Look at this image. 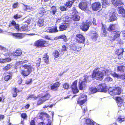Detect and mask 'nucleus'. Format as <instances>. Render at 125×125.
Masks as SVG:
<instances>
[{
    "label": "nucleus",
    "mask_w": 125,
    "mask_h": 125,
    "mask_svg": "<svg viewBox=\"0 0 125 125\" xmlns=\"http://www.w3.org/2000/svg\"><path fill=\"white\" fill-rule=\"evenodd\" d=\"M34 69V66L32 65L25 64L20 67V72L22 76L25 77L29 75Z\"/></svg>",
    "instance_id": "1"
},
{
    "label": "nucleus",
    "mask_w": 125,
    "mask_h": 125,
    "mask_svg": "<svg viewBox=\"0 0 125 125\" xmlns=\"http://www.w3.org/2000/svg\"><path fill=\"white\" fill-rule=\"evenodd\" d=\"M83 79L81 78L80 79L79 87L80 90H83L85 89L86 87V83L88 81H90L92 79V77L91 76H88L87 75H85L83 77Z\"/></svg>",
    "instance_id": "2"
},
{
    "label": "nucleus",
    "mask_w": 125,
    "mask_h": 125,
    "mask_svg": "<svg viewBox=\"0 0 125 125\" xmlns=\"http://www.w3.org/2000/svg\"><path fill=\"white\" fill-rule=\"evenodd\" d=\"M107 70L106 71L104 70L102 72L99 71L98 69L94 70L93 71V73L92 74L93 77L95 78L97 80H101L103 78L104 73L105 74H108L107 73Z\"/></svg>",
    "instance_id": "3"
},
{
    "label": "nucleus",
    "mask_w": 125,
    "mask_h": 125,
    "mask_svg": "<svg viewBox=\"0 0 125 125\" xmlns=\"http://www.w3.org/2000/svg\"><path fill=\"white\" fill-rule=\"evenodd\" d=\"M117 14L115 12L108 13L107 14L105 15L104 16L106 21L109 22L117 20Z\"/></svg>",
    "instance_id": "4"
},
{
    "label": "nucleus",
    "mask_w": 125,
    "mask_h": 125,
    "mask_svg": "<svg viewBox=\"0 0 125 125\" xmlns=\"http://www.w3.org/2000/svg\"><path fill=\"white\" fill-rule=\"evenodd\" d=\"M11 25L13 26L16 30L18 31H29L30 30L28 29V27L27 25H25L22 26L21 28L19 29V26L18 24H16V22L12 21L11 22Z\"/></svg>",
    "instance_id": "5"
},
{
    "label": "nucleus",
    "mask_w": 125,
    "mask_h": 125,
    "mask_svg": "<svg viewBox=\"0 0 125 125\" xmlns=\"http://www.w3.org/2000/svg\"><path fill=\"white\" fill-rule=\"evenodd\" d=\"M108 90L109 93L113 96L119 94L122 92L121 88L119 87L114 89L113 88H110Z\"/></svg>",
    "instance_id": "6"
},
{
    "label": "nucleus",
    "mask_w": 125,
    "mask_h": 125,
    "mask_svg": "<svg viewBox=\"0 0 125 125\" xmlns=\"http://www.w3.org/2000/svg\"><path fill=\"white\" fill-rule=\"evenodd\" d=\"M35 45L38 47L46 46L48 45V44L46 41L40 40L35 42Z\"/></svg>",
    "instance_id": "7"
},
{
    "label": "nucleus",
    "mask_w": 125,
    "mask_h": 125,
    "mask_svg": "<svg viewBox=\"0 0 125 125\" xmlns=\"http://www.w3.org/2000/svg\"><path fill=\"white\" fill-rule=\"evenodd\" d=\"M77 41L78 43H84L85 42V38L82 34H78L76 35Z\"/></svg>",
    "instance_id": "8"
},
{
    "label": "nucleus",
    "mask_w": 125,
    "mask_h": 125,
    "mask_svg": "<svg viewBox=\"0 0 125 125\" xmlns=\"http://www.w3.org/2000/svg\"><path fill=\"white\" fill-rule=\"evenodd\" d=\"M56 26L52 27H47L45 29L46 32L50 33H54L57 32L58 30Z\"/></svg>",
    "instance_id": "9"
},
{
    "label": "nucleus",
    "mask_w": 125,
    "mask_h": 125,
    "mask_svg": "<svg viewBox=\"0 0 125 125\" xmlns=\"http://www.w3.org/2000/svg\"><path fill=\"white\" fill-rule=\"evenodd\" d=\"M92 23L91 22H88L87 21L86 22L83 24L82 27V29L83 31H87L90 25H91Z\"/></svg>",
    "instance_id": "10"
},
{
    "label": "nucleus",
    "mask_w": 125,
    "mask_h": 125,
    "mask_svg": "<svg viewBox=\"0 0 125 125\" xmlns=\"http://www.w3.org/2000/svg\"><path fill=\"white\" fill-rule=\"evenodd\" d=\"M106 85L105 84H100L97 87V89L98 91L103 92H106L107 90Z\"/></svg>",
    "instance_id": "11"
},
{
    "label": "nucleus",
    "mask_w": 125,
    "mask_h": 125,
    "mask_svg": "<svg viewBox=\"0 0 125 125\" xmlns=\"http://www.w3.org/2000/svg\"><path fill=\"white\" fill-rule=\"evenodd\" d=\"M77 81L75 80L73 83L72 86V91L74 94H75L78 92L79 90L77 88Z\"/></svg>",
    "instance_id": "12"
},
{
    "label": "nucleus",
    "mask_w": 125,
    "mask_h": 125,
    "mask_svg": "<svg viewBox=\"0 0 125 125\" xmlns=\"http://www.w3.org/2000/svg\"><path fill=\"white\" fill-rule=\"evenodd\" d=\"M112 75L114 77L116 78L117 79H125V74L121 75L118 74L116 73L112 72L111 73Z\"/></svg>",
    "instance_id": "13"
},
{
    "label": "nucleus",
    "mask_w": 125,
    "mask_h": 125,
    "mask_svg": "<svg viewBox=\"0 0 125 125\" xmlns=\"http://www.w3.org/2000/svg\"><path fill=\"white\" fill-rule=\"evenodd\" d=\"M117 10L119 13L121 14V16L123 17H125V10L123 7L121 6L119 7Z\"/></svg>",
    "instance_id": "14"
},
{
    "label": "nucleus",
    "mask_w": 125,
    "mask_h": 125,
    "mask_svg": "<svg viewBox=\"0 0 125 125\" xmlns=\"http://www.w3.org/2000/svg\"><path fill=\"white\" fill-rule=\"evenodd\" d=\"M79 8L82 10H85L87 8V3L85 2H81L79 5Z\"/></svg>",
    "instance_id": "15"
},
{
    "label": "nucleus",
    "mask_w": 125,
    "mask_h": 125,
    "mask_svg": "<svg viewBox=\"0 0 125 125\" xmlns=\"http://www.w3.org/2000/svg\"><path fill=\"white\" fill-rule=\"evenodd\" d=\"M101 6V4L100 2H96L92 4V9L93 10H98Z\"/></svg>",
    "instance_id": "16"
},
{
    "label": "nucleus",
    "mask_w": 125,
    "mask_h": 125,
    "mask_svg": "<svg viewBox=\"0 0 125 125\" xmlns=\"http://www.w3.org/2000/svg\"><path fill=\"white\" fill-rule=\"evenodd\" d=\"M84 121L85 122L84 125H94V122L89 119L86 120L83 119L82 122L83 123V122Z\"/></svg>",
    "instance_id": "17"
},
{
    "label": "nucleus",
    "mask_w": 125,
    "mask_h": 125,
    "mask_svg": "<svg viewBox=\"0 0 125 125\" xmlns=\"http://www.w3.org/2000/svg\"><path fill=\"white\" fill-rule=\"evenodd\" d=\"M107 27L105 24H102V29L101 31L102 36H104L106 33Z\"/></svg>",
    "instance_id": "18"
},
{
    "label": "nucleus",
    "mask_w": 125,
    "mask_h": 125,
    "mask_svg": "<svg viewBox=\"0 0 125 125\" xmlns=\"http://www.w3.org/2000/svg\"><path fill=\"white\" fill-rule=\"evenodd\" d=\"M116 102L119 106H120L124 102V99L121 97H116Z\"/></svg>",
    "instance_id": "19"
},
{
    "label": "nucleus",
    "mask_w": 125,
    "mask_h": 125,
    "mask_svg": "<svg viewBox=\"0 0 125 125\" xmlns=\"http://www.w3.org/2000/svg\"><path fill=\"white\" fill-rule=\"evenodd\" d=\"M11 61V59L8 57L4 59L0 58V62L1 63H5L7 62L10 61Z\"/></svg>",
    "instance_id": "20"
},
{
    "label": "nucleus",
    "mask_w": 125,
    "mask_h": 125,
    "mask_svg": "<svg viewBox=\"0 0 125 125\" xmlns=\"http://www.w3.org/2000/svg\"><path fill=\"white\" fill-rule=\"evenodd\" d=\"M60 85V83H56L51 86V89L52 90H56L59 86Z\"/></svg>",
    "instance_id": "21"
},
{
    "label": "nucleus",
    "mask_w": 125,
    "mask_h": 125,
    "mask_svg": "<svg viewBox=\"0 0 125 125\" xmlns=\"http://www.w3.org/2000/svg\"><path fill=\"white\" fill-rule=\"evenodd\" d=\"M9 33H10V35L15 37L17 38L20 39L22 38V35L21 33H13L11 32Z\"/></svg>",
    "instance_id": "22"
},
{
    "label": "nucleus",
    "mask_w": 125,
    "mask_h": 125,
    "mask_svg": "<svg viewBox=\"0 0 125 125\" xmlns=\"http://www.w3.org/2000/svg\"><path fill=\"white\" fill-rule=\"evenodd\" d=\"M78 99L81 101H85L86 102L87 100V96L84 94H82Z\"/></svg>",
    "instance_id": "23"
},
{
    "label": "nucleus",
    "mask_w": 125,
    "mask_h": 125,
    "mask_svg": "<svg viewBox=\"0 0 125 125\" xmlns=\"http://www.w3.org/2000/svg\"><path fill=\"white\" fill-rule=\"evenodd\" d=\"M80 19V17L78 15L74 14L71 17L72 20L74 21H79Z\"/></svg>",
    "instance_id": "24"
},
{
    "label": "nucleus",
    "mask_w": 125,
    "mask_h": 125,
    "mask_svg": "<svg viewBox=\"0 0 125 125\" xmlns=\"http://www.w3.org/2000/svg\"><path fill=\"white\" fill-rule=\"evenodd\" d=\"M110 3V1L109 0H103L102 1L103 7H106Z\"/></svg>",
    "instance_id": "25"
},
{
    "label": "nucleus",
    "mask_w": 125,
    "mask_h": 125,
    "mask_svg": "<svg viewBox=\"0 0 125 125\" xmlns=\"http://www.w3.org/2000/svg\"><path fill=\"white\" fill-rule=\"evenodd\" d=\"M116 25L115 24H111L108 28V30L109 31H110L112 30H115L116 28Z\"/></svg>",
    "instance_id": "26"
},
{
    "label": "nucleus",
    "mask_w": 125,
    "mask_h": 125,
    "mask_svg": "<svg viewBox=\"0 0 125 125\" xmlns=\"http://www.w3.org/2000/svg\"><path fill=\"white\" fill-rule=\"evenodd\" d=\"M117 70L122 72H125V67L124 66H121L117 67Z\"/></svg>",
    "instance_id": "27"
},
{
    "label": "nucleus",
    "mask_w": 125,
    "mask_h": 125,
    "mask_svg": "<svg viewBox=\"0 0 125 125\" xmlns=\"http://www.w3.org/2000/svg\"><path fill=\"white\" fill-rule=\"evenodd\" d=\"M50 97V95L49 94H47L43 96L42 97L45 101L48 100Z\"/></svg>",
    "instance_id": "28"
},
{
    "label": "nucleus",
    "mask_w": 125,
    "mask_h": 125,
    "mask_svg": "<svg viewBox=\"0 0 125 125\" xmlns=\"http://www.w3.org/2000/svg\"><path fill=\"white\" fill-rule=\"evenodd\" d=\"M38 25L39 27L43 26L44 25V21L43 19H40L38 21Z\"/></svg>",
    "instance_id": "29"
},
{
    "label": "nucleus",
    "mask_w": 125,
    "mask_h": 125,
    "mask_svg": "<svg viewBox=\"0 0 125 125\" xmlns=\"http://www.w3.org/2000/svg\"><path fill=\"white\" fill-rule=\"evenodd\" d=\"M90 91V92L92 94H94L98 90L95 87H91L89 89Z\"/></svg>",
    "instance_id": "30"
},
{
    "label": "nucleus",
    "mask_w": 125,
    "mask_h": 125,
    "mask_svg": "<svg viewBox=\"0 0 125 125\" xmlns=\"http://www.w3.org/2000/svg\"><path fill=\"white\" fill-rule=\"evenodd\" d=\"M67 26L66 24H64L60 25L59 27L60 31H63L66 29Z\"/></svg>",
    "instance_id": "31"
},
{
    "label": "nucleus",
    "mask_w": 125,
    "mask_h": 125,
    "mask_svg": "<svg viewBox=\"0 0 125 125\" xmlns=\"http://www.w3.org/2000/svg\"><path fill=\"white\" fill-rule=\"evenodd\" d=\"M22 54L21 51L20 50H16L13 53L14 56H19L20 55Z\"/></svg>",
    "instance_id": "32"
},
{
    "label": "nucleus",
    "mask_w": 125,
    "mask_h": 125,
    "mask_svg": "<svg viewBox=\"0 0 125 125\" xmlns=\"http://www.w3.org/2000/svg\"><path fill=\"white\" fill-rule=\"evenodd\" d=\"M58 38L63 39V40L65 42H66L68 41V39L67 37L64 35H62L59 36Z\"/></svg>",
    "instance_id": "33"
},
{
    "label": "nucleus",
    "mask_w": 125,
    "mask_h": 125,
    "mask_svg": "<svg viewBox=\"0 0 125 125\" xmlns=\"http://www.w3.org/2000/svg\"><path fill=\"white\" fill-rule=\"evenodd\" d=\"M123 49H120L117 50L116 51V53L117 55H122L123 52Z\"/></svg>",
    "instance_id": "34"
},
{
    "label": "nucleus",
    "mask_w": 125,
    "mask_h": 125,
    "mask_svg": "<svg viewBox=\"0 0 125 125\" xmlns=\"http://www.w3.org/2000/svg\"><path fill=\"white\" fill-rule=\"evenodd\" d=\"M43 58H44L45 62L47 64L49 63V57L48 55H47V54H45L44 55Z\"/></svg>",
    "instance_id": "35"
},
{
    "label": "nucleus",
    "mask_w": 125,
    "mask_h": 125,
    "mask_svg": "<svg viewBox=\"0 0 125 125\" xmlns=\"http://www.w3.org/2000/svg\"><path fill=\"white\" fill-rule=\"evenodd\" d=\"M98 37V35L97 34L95 33L93 35H92L91 37L93 41H95L97 40Z\"/></svg>",
    "instance_id": "36"
},
{
    "label": "nucleus",
    "mask_w": 125,
    "mask_h": 125,
    "mask_svg": "<svg viewBox=\"0 0 125 125\" xmlns=\"http://www.w3.org/2000/svg\"><path fill=\"white\" fill-rule=\"evenodd\" d=\"M12 65L10 64H8L7 66L4 67L3 69L4 70L7 71L11 68Z\"/></svg>",
    "instance_id": "37"
},
{
    "label": "nucleus",
    "mask_w": 125,
    "mask_h": 125,
    "mask_svg": "<svg viewBox=\"0 0 125 125\" xmlns=\"http://www.w3.org/2000/svg\"><path fill=\"white\" fill-rule=\"evenodd\" d=\"M40 115L39 117L40 118L42 119V118L43 116L44 115H45L46 116V117H48V115L46 113L44 112H42L40 114Z\"/></svg>",
    "instance_id": "38"
},
{
    "label": "nucleus",
    "mask_w": 125,
    "mask_h": 125,
    "mask_svg": "<svg viewBox=\"0 0 125 125\" xmlns=\"http://www.w3.org/2000/svg\"><path fill=\"white\" fill-rule=\"evenodd\" d=\"M45 102L43 99L42 97L40 98L38 102L37 105H39L42 104L44 102Z\"/></svg>",
    "instance_id": "39"
},
{
    "label": "nucleus",
    "mask_w": 125,
    "mask_h": 125,
    "mask_svg": "<svg viewBox=\"0 0 125 125\" xmlns=\"http://www.w3.org/2000/svg\"><path fill=\"white\" fill-rule=\"evenodd\" d=\"M120 33V32L119 31L114 32V37L115 39L119 37Z\"/></svg>",
    "instance_id": "40"
},
{
    "label": "nucleus",
    "mask_w": 125,
    "mask_h": 125,
    "mask_svg": "<svg viewBox=\"0 0 125 125\" xmlns=\"http://www.w3.org/2000/svg\"><path fill=\"white\" fill-rule=\"evenodd\" d=\"M27 60H23L21 61H19L17 62L16 64V66H18L20 64H22L27 62Z\"/></svg>",
    "instance_id": "41"
},
{
    "label": "nucleus",
    "mask_w": 125,
    "mask_h": 125,
    "mask_svg": "<svg viewBox=\"0 0 125 125\" xmlns=\"http://www.w3.org/2000/svg\"><path fill=\"white\" fill-rule=\"evenodd\" d=\"M12 77V75L10 74L5 76L4 77L5 80L6 81H8Z\"/></svg>",
    "instance_id": "42"
},
{
    "label": "nucleus",
    "mask_w": 125,
    "mask_h": 125,
    "mask_svg": "<svg viewBox=\"0 0 125 125\" xmlns=\"http://www.w3.org/2000/svg\"><path fill=\"white\" fill-rule=\"evenodd\" d=\"M41 61V59L40 58H38L36 60V66L38 67L40 66V62ZM38 69V68H37Z\"/></svg>",
    "instance_id": "43"
},
{
    "label": "nucleus",
    "mask_w": 125,
    "mask_h": 125,
    "mask_svg": "<svg viewBox=\"0 0 125 125\" xmlns=\"http://www.w3.org/2000/svg\"><path fill=\"white\" fill-rule=\"evenodd\" d=\"M14 92L13 93V97H16L17 95V93L19 92L18 90L16 88L14 90Z\"/></svg>",
    "instance_id": "44"
},
{
    "label": "nucleus",
    "mask_w": 125,
    "mask_h": 125,
    "mask_svg": "<svg viewBox=\"0 0 125 125\" xmlns=\"http://www.w3.org/2000/svg\"><path fill=\"white\" fill-rule=\"evenodd\" d=\"M52 11L51 12H52L53 14H54L56 12V7L55 6H53L51 8Z\"/></svg>",
    "instance_id": "45"
},
{
    "label": "nucleus",
    "mask_w": 125,
    "mask_h": 125,
    "mask_svg": "<svg viewBox=\"0 0 125 125\" xmlns=\"http://www.w3.org/2000/svg\"><path fill=\"white\" fill-rule=\"evenodd\" d=\"M73 4L72 2H70L68 1L66 3V5L68 7L70 8L72 6Z\"/></svg>",
    "instance_id": "46"
},
{
    "label": "nucleus",
    "mask_w": 125,
    "mask_h": 125,
    "mask_svg": "<svg viewBox=\"0 0 125 125\" xmlns=\"http://www.w3.org/2000/svg\"><path fill=\"white\" fill-rule=\"evenodd\" d=\"M37 98V97L35 96L34 95H31L29 96L27 98V99L29 100V99H36Z\"/></svg>",
    "instance_id": "47"
},
{
    "label": "nucleus",
    "mask_w": 125,
    "mask_h": 125,
    "mask_svg": "<svg viewBox=\"0 0 125 125\" xmlns=\"http://www.w3.org/2000/svg\"><path fill=\"white\" fill-rule=\"evenodd\" d=\"M124 120V118L123 117H122L121 116L118 117L117 119V120L120 123L122 122Z\"/></svg>",
    "instance_id": "48"
},
{
    "label": "nucleus",
    "mask_w": 125,
    "mask_h": 125,
    "mask_svg": "<svg viewBox=\"0 0 125 125\" xmlns=\"http://www.w3.org/2000/svg\"><path fill=\"white\" fill-rule=\"evenodd\" d=\"M19 6V3L18 2L16 3H14L12 6V7L13 8L15 9L18 8Z\"/></svg>",
    "instance_id": "49"
},
{
    "label": "nucleus",
    "mask_w": 125,
    "mask_h": 125,
    "mask_svg": "<svg viewBox=\"0 0 125 125\" xmlns=\"http://www.w3.org/2000/svg\"><path fill=\"white\" fill-rule=\"evenodd\" d=\"M54 54L55 58H57L59 56V53L58 51H55L54 53Z\"/></svg>",
    "instance_id": "50"
},
{
    "label": "nucleus",
    "mask_w": 125,
    "mask_h": 125,
    "mask_svg": "<svg viewBox=\"0 0 125 125\" xmlns=\"http://www.w3.org/2000/svg\"><path fill=\"white\" fill-rule=\"evenodd\" d=\"M45 12V10L43 8H42L40 9L39 10L38 14L43 13Z\"/></svg>",
    "instance_id": "51"
},
{
    "label": "nucleus",
    "mask_w": 125,
    "mask_h": 125,
    "mask_svg": "<svg viewBox=\"0 0 125 125\" xmlns=\"http://www.w3.org/2000/svg\"><path fill=\"white\" fill-rule=\"evenodd\" d=\"M85 101H81L80 100L78 99L77 100V102L80 105H83L86 102Z\"/></svg>",
    "instance_id": "52"
},
{
    "label": "nucleus",
    "mask_w": 125,
    "mask_h": 125,
    "mask_svg": "<svg viewBox=\"0 0 125 125\" xmlns=\"http://www.w3.org/2000/svg\"><path fill=\"white\" fill-rule=\"evenodd\" d=\"M21 15L19 14L15 15L14 16V18L15 19H17L21 17Z\"/></svg>",
    "instance_id": "53"
},
{
    "label": "nucleus",
    "mask_w": 125,
    "mask_h": 125,
    "mask_svg": "<svg viewBox=\"0 0 125 125\" xmlns=\"http://www.w3.org/2000/svg\"><path fill=\"white\" fill-rule=\"evenodd\" d=\"M113 79L110 77H107L105 79V81L107 82H111L112 81Z\"/></svg>",
    "instance_id": "54"
},
{
    "label": "nucleus",
    "mask_w": 125,
    "mask_h": 125,
    "mask_svg": "<svg viewBox=\"0 0 125 125\" xmlns=\"http://www.w3.org/2000/svg\"><path fill=\"white\" fill-rule=\"evenodd\" d=\"M72 49L73 50V51H76L75 52H76V53H78L79 51L77 50V47L76 46H73L72 48Z\"/></svg>",
    "instance_id": "55"
},
{
    "label": "nucleus",
    "mask_w": 125,
    "mask_h": 125,
    "mask_svg": "<svg viewBox=\"0 0 125 125\" xmlns=\"http://www.w3.org/2000/svg\"><path fill=\"white\" fill-rule=\"evenodd\" d=\"M25 7L26 8V10H33V9L32 7L31 6H25Z\"/></svg>",
    "instance_id": "56"
},
{
    "label": "nucleus",
    "mask_w": 125,
    "mask_h": 125,
    "mask_svg": "<svg viewBox=\"0 0 125 125\" xmlns=\"http://www.w3.org/2000/svg\"><path fill=\"white\" fill-rule=\"evenodd\" d=\"M63 87L65 89H68L69 87V85L67 83L64 84L63 85Z\"/></svg>",
    "instance_id": "57"
},
{
    "label": "nucleus",
    "mask_w": 125,
    "mask_h": 125,
    "mask_svg": "<svg viewBox=\"0 0 125 125\" xmlns=\"http://www.w3.org/2000/svg\"><path fill=\"white\" fill-rule=\"evenodd\" d=\"M32 81V80L31 79H29L27 80L26 81V84H28L31 83Z\"/></svg>",
    "instance_id": "58"
},
{
    "label": "nucleus",
    "mask_w": 125,
    "mask_h": 125,
    "mask_svg": "<svg viewBox=\"0 0 125 125\" xmlns=\"http://www.w3.org/2000/svg\"><path fill=\"white\" fill-rule=\"evenodd\" d=\"M67 50V48L64 45L62 46V51H66Z\"/></svg>",
    "instance_id": "59"
},
{
    "label": "nucleus",
    "mask_w": 125,
    "mask_h": 125,
    "mask_svg": "<svg viewBox=\"0 0 125 125\" xmlns=\"http://www.w3.org/2000/svg\"><path fill=\"white\" fill-rule=\"evenodd\" d=\"M45 38L48 39H49L51 40H53V39L52 38L50 37L48 35H46L45 36Z\"/></svg>",
    "instance_id": "60"
},
{
    "label": "nucleus",
    "mask_w": 125,
    "mask_h": 125,
    "mask_svg": "<svg viewBox=\"0 0 125 125\" xmlns=\"http://www.w3.org/2000/svg\"><path fill=\"white\" fill-rule=\"evenodd\" d=\"M60 10L62 11H64L66 10V8L62 6L60 7Z\"/></svg>",
    "instance_id": "61"
},
{
    "label": "nucleus",
    "mask_w": 125,
    "mask_h": 125,
    "mask_svg": "<svg viewBox=\"0 0 125 125\" xmlns=\"http://www.w3.org/2000/svg\"><path fill=\"white\" fill-rule=\"evenodd\" d=\"M115 38L114 37V36H110L109 37V39L112 41H114L115 40Z\"/></svg>",
    "instance_id": "62"
},
{
    "label": "nucleus",
    "mask_w": 125,
    "mask_h": 125,
    "mask_svg": "<svg viewBox=\"0 0 125 125\" xmlns=\"http://www.w3.org/2000/svg\"><path fill=\"white\" fill-rule=\"evenodd\" d=\"M21 116L22 118H25L26 117V114L23 113L21 115Z\"/></svg>",
    "instance_id": "63"
},
{
    "label": "nucleus",
    "mask_w": 125,
    "mask_h": 125,
    "mask_svg": "<svg viewBox=\"0 0 125 125\" xmlns=\"http://www.w3.org/2000/svg\"><path fill=\"white\" fill-rule=\"evenodd\" d=\"M31 125H35V122L34 120H32L30 123Z\"/></svg>",
    "instance_id": "64"
}]
</instances>
